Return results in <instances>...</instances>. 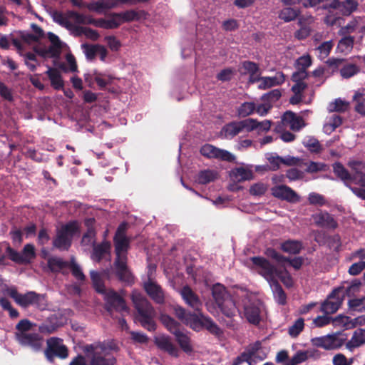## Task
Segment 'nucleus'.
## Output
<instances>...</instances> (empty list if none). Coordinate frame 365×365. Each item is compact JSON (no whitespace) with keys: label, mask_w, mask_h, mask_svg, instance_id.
I'll use <instances>...</instances> for the list:
<instances>
[{"label":"nucleus","mask_w":365,"mask_h":365,"mask_svg":"<svg viewBox=\"0 0 365 365\" xmlns=\"http://www.w3.org/2000/svg\"><path fill=\"white\" fill-rule=\"evenodd\" d=\"M280 279L283 284L287 287L293 285V279L291 275L286 271H280L277 269L276 280Z\"/></svg>","instance_id":"obj_60"},{"label":"nucleus","mask_w":365,"mask_h":365,"mask_svg":"<svg viewBox=\"0 0 365 365\" xmlns=\"http://www.w3.org/2000/svg\"><path fill=\"white\" fill-rule=\"evenodd\" d=\"M249 361V365H255L266 358V354L261 350V343L256 341L247 346L245 351Z\"/></svg>","instance_id":"obj_23"},{"label":"nucleus","mask_w":365,"mask_h":365,"mask_svg":"<svg viewBox=\"0 0 365 365\" xmlns=\"http://www.w3.org/2000/svg\"><path fill=\"white\" fill-rule=\"evenodd\" d=\"M349 307L355 312H364L365 310V297L351 299L348 302Z\"/></svg>","instance_id":"obj_49"},{"label":"nucleus","mask_w":365,"mask_h":365,"mask_svg":"<svg viewBox=\"0 0 365 365\" xmlns=\"http://www.w3.org/2000/svg\"><path fill=\"white\" fill-rule=\"evenodd\" d=\"M36 324L27 319H22L16 324V336L18 341L23 346L31 347L34 351H38L43 346V339L38 334L31 332L36 331Z\"/></svg>","instance_id":"obj_5"},{"label":"nucleus","mask_w":365,"mask_h":365,"mask_svg":"<svg viewBox=\"0 0 365 365\" xmlns=\"http://www.w3.org/2000/svg\"><path fill=\"white\" fill-rule=\"evenodd\" d=\"M150 0H101L90 4L88 9L98 13H103L107 9L116 6L118 4L135 5L140 3H147Z\"/></svg>","instance_id":"obj_15"},{"label":"nucleus","mask_w":365,"mask_h":365,"mask_svg":"<svg viewBox=\"0 0 365 365\" xmlns=\"http://www.w3.org/2000/svg\"><path fill=\"white\" fill-rule=\"evenodd\" d=\"M354 44V38L351 36H346L341 39L338 43L337 49L341 53H349Z\"/></svg>","instance_id":"obj_52"},{"label":"nucleus","mask_w":365,"mask_h":365,"mask_svg":"<svg viewBox=\"0 0 365 365\" xmlns=\"http://www.w3.org/2000/svg\"><path fill=\"white\" fill-rule=\"evenodd\" d=\"M6 253L10 259L18 264H29L36 256L34 246L31 244L26 245L21 252L7 246Z\"/></svg>","instance_id":"obj_14"},{"label":"nucleus","mask_w":365,"mask_h":365,"mask_svg":"<svg viewBox=\"0 0 365 365\" xmlns=\"http://www.w3.org/2000/svg\"><path fill=\"white\" fill-rule=\"evenodd\" d=\"M246 265L262 276L268 283L276 279L277 268L264 257H251L246 262Z\"/></svg>","instance_id":"obj_8"},{"label":"nucleus","mask_w":365,"mask_h":365,"mask_svg":"<svg viewBox=\"0 0 365 365\" xmlns=\"http://www.w3.org/2000/svg\"><path fill=\"white\" fill-rule=\"evenodd\" d=\"M312 219L314 223L320 227L334 229L337 226L333 217L326 212H319L313 215Z\"/></svg>","instance_id":"obj_26"},{"label":"nucleus","mask_w":365,"mask_h":365,"mask_svg":"<svg viewBox=\"0 0 365 365\" xmlns=\"http://www.w3.org/2000/svg\"><path fill=\"white\" fill-rule=\"evenodd\" d=\"M160 320L165 327L173 334L180 331L179 324L167 314H162Z\"/></svg>","instance_id":"obj_45"},{"label":"nucleus","mask_w":365,"mask_h":365,"mask_svg":"<svg viewBox=\"0 0 365 365\" xmlns=\"http://www.w3.org/2000/svg\"><path fill=\"white\" fill-rule=\"evenodd\" d=\"M282 126L279 125L277 130L282 131V127L289 128L293 131H299L305 126L303 118L292 111H287L284 113L281 120Z\"/></svg>","instance_id":"obj_17"},{"label":"nucleus","mask_w":365,"mask_h":365,"mask_svg":"<svg viewBox=\"0 0 365 365\" xmlns=\"http://www.w3.org/2000/svg\"><path fill=\"white\" fill-rule=\"evenodd\" d=\"M180 294L184 302L195 311H199L202 307V302L198 296L188 286L183 287Z\"/></svg>","instance_id":"obj_22"},{"label":"nucleus","mask_w":365,"mask_h":365,"mask_svg":"<svg viewBox=\"0 0 365 365\" xmlns=\"http://www.w3.org/2000/svg\"><path fill=\"white\" fill-rule=\"evenodd\" d=\"M175 316L185 324L195 331H199L203 329L204 319L206 317L202 313L187 312L184 308L176 306L174 308Z\"/></svg>","instance_id":"obj_10"},{"label":"nucleus","mask_w":365,"mask_h":365,"mask_svg":"<svg viewBox=\"0 0 365 365\" xmlns=\"http://www.w3.org/2000/svg\"><path fill=\"white\" fill-rule=\"evenodd\" d=\"M359 71V68L355 64L349 63L344 65L340 69V74L344 78H349L358 73Z\"/></svg>","instance_id":"obj_50"},{"label":"nucleus","mask_w":365,"mask_h":365,"mask_svg":"<svg viewBox=\"0 0 365 365\" xmlns=\"http://www.w3.org/2000/svg\"><path fill=\"white\" fill-rule=\"evenodd\" d=\"M282 250L289 254H297L302 248L301 242L297 240H287L281 245Z\"/></svg>","instance_id":"obj_43"},{"label":"nucleus","mask_w":365,"mask_h":365,"mask_svg":"<svg viewBox=\"0 0 365 365\" xmlns=\"http://www.w3.org/2000/svg\"><path fill=\"white\" fill-rule=\"evenodd\" d=\"M241 132H251L255 130V119L247 118L243 120L238 121Z\"/></svg>","instance_id":"obj_59"},{"label":"nucleus","mask_w":365,"mask_h":365,"mask_svg":"<svg viewBox=\"0 0 365 365\" xmlns=\"http://www.w3.org/2000/svg\"><path fill=\"white\" fill-rule=\"evenodd\" d=\"M67 66H62V69L65 72H76L78 70L77 64L74 56L68 53L66 56Z\"/></svg>","instance_id":"obj_57"},{"label":"nucleus","mask_w":365,"mask_h":365,"mask_svg":"<svg viewBox=\"0 0 365 365\" xmlns=\"http://www.w3.org/2000/svg\"><path fill=\"white\" fill-rule=\"evenodd\" d=\"M115 251L116 258L114 262V269L120 280L127 283H132L133 276L127 266V252L129 241L124 233V226L120 225L114 238Z\"/></svg>","instance_id":"obj_1"},{"label":"nucleus","mask_w":365,"mask_h":365,"mask_svg":"<svg viewBox=\"0 0 365 365\" xmlns=\"http://www.w3.org/2000/svg\"><path fill=\"white\" fill-rule=\"evenodd\" d=\"M333 169L334 173L342 180H347L351 179V175L340 163H334L333 165Z\"/></svg>","instance_id":"obj_55"},{"label":"nucleus","mask_w":365,"mask_h":365,"mask_svg":"<svg viewBox=\"0 0 365 365\" xmlns=\"http://www.w3.org/2000/svg\"><path fill=\"white\" fill-rule=\"evenodd\" d=\"M307 88V84L306 83H294L292 87V91L294 95L290 98L289 102L293 105L297 104L300 102H304L306 103H309L311 99L307 101L304 96V91Z\"/></svg>","instance_id":"obj_28"},{"label":"nucleus","mask_w":365,"mask_h":365,"mask_svg":"<svg viewBox=\"0 0 365 365\" xmlns=\"http://www.w3.org/2000/svg\"><path fill=\"white\" fill-rule=\"evenodd\" d=\"M91 278L96 290L103 296L106 309L110 314L114 310L120 313H128L129 309L124 299L118 293L105 287L100 273L91 271Z\"/></svg>","instance_id":"obj_3"},{"label":"nucleus","mask_w":365,"mask_h":365,"mask_svg":"<svg viewBox=\"0 0 365 365\" xmlns=\"http://www.w3.org/2000/svg\"><path fill=\"white\" fill-rule=\"evenodd\" d=\"M308 201L310 205L322 206L327 203L324 197L319 193L312 192L308 195Z\"/></svg>","instance_id":"obj_56"},{"label":"nucleus","mask_w":365,"mask_h":365,"mask_svg":"<svg viewBox=\"0 0 365 365\" xmlns=\"http://www.w3.org/2000/svg\"><path fill=\"white\" fill-rule=\"evenodd\" d=\"M48 36L51 46L47 48H38L36 52L44 58L58 57L61 52L62 42L56 35L52 33H48Z\"/></svg>","instance_id":"obj_19"},{"label":"nucleus","mask_w":365,"mask_h":365,"mask_svg":"<svg viewBox=\"0 0 365 365\" xmlns=\"http://www.w3.org/2000/svg\"><path fill=\"white\" fill-rule=\"evenodd\" d=\"M314 18L312 16H304L299 19V24L301 28L295 32V37L298 39H304L309 36L311 29L307 26L314 22Z\"/></svg>","instance_id":"obj_29"},{"label":"nucleus","mask_w":365,"mask_h":365,"mask_svg":"<svg viewBox=\"0 0 365 365\" xmlns=\"http://www.w3.org/2000/svg\"><path fill=\"white\" fill-rule=\"evenodd\" d=\"M8 294L20 307L25 308L33 305L42 310L46 308L47 304L44 295L34 292L21 294L14 288L9 289Z\"/></svg>","instance_id":"obj_7"},{"label":"nucleus","mask_w":365,"mask_h":365,"mask_svg":"<svg viewBox=\"0 0 365 365\" xmlns=\"http://www.w3.org/2000/svg\"><path fill=\"white\" fill-rule=\"evenodd\" d=\"M242 68L245 73H247L250 75V81L252 83H255L258 80V77L260 76V71L259 66L253 62L245 61L242 64Z\"/></svg>","instance_id":"obj_35"},{"label":"nucleus","mask_w":365,"mask_h":365,"mask_svg":"<svg viewBox=\"0 0 365 365\" xmlns=\"http://www.w3.org/2000/svg\"><path fill=\"white\" fill-rule=\"evenodd\" d=\"M200 153L207 158H215L229 162L235 160V156L229 151L220 149L210 144L202 146Z\"/></svg>","instance_id":"obj_18"},{"label":"nucleus","mask_w":365,"mask_h":365,"mask_svg":"<svg viewBox=\"0 0 365 365\" xmlns=\"http://www.w3.org/2000/svg\"><path fill=\"white\" fill-rule=\"evenodd\" d=\"M241 132L237 122H232L225 125L221 130V135L225 138H232Z\"/></svg>","instance_id":"obj_39"},{"label":"nucleus","mask_w":365,"mask_h":365,"mask_svg":"<svg viewBox=\"0 0 365 365\" xmlns=\"http://www.w3.org/2000/svg\"><path fill=\"white\" fill-rule=\"evenodd\" d=\"M174 335L179 345L184 351L187 353H190L192 351V347L190 344V337L187 334L180 330L177 331L176 334H175Z\"/></svg>","instance_id":"obj_40"},{"label":"nucleus","mask_w":365,"mask_h":365,"mask_svg":"<svg viewBox=\"0 0 365 365\" xmlns=\"http://www.w3.org/2000/svg\"><path fill=\"white\" fill-rule=\"evenodd\" d=\"M363 19L361 17H356L353 19L346 26L341 28L339 33L341 35L353 33L356 31L363 32L365 30V25L362 24Z\"/></svg>","instance_id":"obj_31"},{"label":"nucleus","mask_w":365,"mask_h":365,"mask_svg":"<svg viewBox=\"0 0 365 365\" xmlns=\"http://www.w3.org/2000/svg\"><path fill=\"white\" fill-rule=\"evenodd\" d=\"M358 6L357 0H344L339 4V11L344 16H349L357 10Z\"/></svg>","instance_id":"obj_41"},{"label":"nucleus","mask_w":365,"mask_h":365,"mask_svg":"<svg viewBox=\"0 0 365 365\" xmlns=\"http://www.w3.org/2000/svg\"><path fill=\"white\" fill-rule=\"evenodd\" d=\"M110 250V244L108 242H103L100 245L93 247V251L91 255V259L96 262H100L105 254Z\"/></svg>","instance_id":"obj_36"},{"label":"nucleus","mask_w":365,"mask_h":365,"mask_svg":"<svg viewBox=\"0 0 365 365\" xmlns=\"http://www.w3.org/2000/svg\"><path fill=\"white\" fill-rule=\"evenodd\" d=\"M346 340V336L342 332H336L326 336L312 339V344L327 350L336 349L341 347Z\"/></svg>","instance_id":"obj_11"},{"label":"nucleus","mask_w":365,"mask_h":365,"mask_svg":"<svg viewBox=\"0 0 365 365\" xmlns=\"http://www.w3.org/2000/svg\"><path fill=\"white\" fill-rule=\"evenodd\" d=\"M255 110V105L252 102H245L241 104L237 108L238 115L247 117L251 115Z\"/></svg>","instance_id":"obj_53"},{"label":"nucleus","mask_w":365,"mask_h":365,"mask_svg":"<svg viewBox=\"0 0 365 365\" xmlns=\"http://www.w3.org/2000/svg\"><path fill=\"white\" fill-rule=\"evenodd\" d=\"M131 299L138 312L137 319L148 331L155 330V323L153 319L155 313L147 299L136 290L133 291Z\"/></svg>","instance_id":"obj_4"},{"label":"nucleus","mask_w":365,"mask_h":365,"mask_svg":"<svg viewBox=\"0 0 365 365\" xmlns=\"http://www.w3.org/2000/svg\"><path fill=\"white\" fill-rule=\"evenodd\" d=\"M155 342L158 348L168 352L169 354L177 356L178 349L172 342L171 339L165 335H159L155 338Z\"/></svg>","instance_id":"obj_25"},{"label":"nucleus","mask_w":365,"mask_h":365,"mask_svg":"<svg viewBox=\"0 0 365 365\" xmlns=\"http://www.w3.org/2000/svg\"><path fill=\"white\" fill-rule=\"evenodd\" d=\"M365 344V329H358L355 330L349 341L346 344V347L349 350H353Z\"/></svg>","instance_id":"obj_30"},{"label":"nucleus","mask_w":365,"mask_h":365,"mask_svg":"<svg viewBox=\"0 0 365 365\" xmlns=\"http://www.w3.org/2000/svg\"><path fill=\"white\" fill-rule=\"evenodd\" d=\"M122 24V21L119 19L118 14H115L112 19L108 20H101L95 24L97 26L103 28V29H115L118 27Z\"/></svg>","instance_id":"obj_44"},{"label":"nucleus","mask_w":365,"mask_h":365,"mask_svg":"<svg viewBox=\"0 0 365 365\" xmlns=\"http://www.w3.org/2000/svg\"><path fill=\"white\" fill-rule=\"evenodd\" d=\"M303 144L312 151L317 152L320 150V143L317 139L313 137H307L304 139Z\"/></svg>","instance_id":"obj_63"},{"label":"nucleus","mask_w":365,"mask_h":365,"mask_svg":"<svg viewBox=\"0 0 365 365\" xmlns=\"http://www.w3.org/2000/svg\"><path fill=\"white\" fill-rule=\"evenodd\" d=\"M46 74L48 75L51 81V84L53 88L58 90L63 88V81L58 71L48 67Z\"/></svg>","instance_id":"obj_38"},{"label":"nucleus","mask_w":365,"mask_h":365,"mask_svg":"<svg viewBox=\"0 0 365 365\" xmlns=\"http://www.w3.org/2000/svg\"><path fill=\"white\" fill-rule=\"evenodd\" d=\"M218 178V173L215 170H203L198 173L195 178V182L199 184L205 185L213 182Z\"/></svg>","instance_id":"obj_33"},{"label":"nucleus","mask_w":365,"mask_h":365,"mask_svg":"<svg viewBox=\"0 0 365 365\" xmlns=\"http://www.w3.org/2000/svg\"><path fill=\"white\" fill-rule=\"evenodd\" d=\"M66 263L61 258L51 257L48 259V267L53 272H57L63 269Z\"/></svg>","instance_id":"obj_51"},{"label":"nucleus","mask_w":365,"mask_h":365,"mask_svg":"<svg viewBox=\"0 0 365 365\" xmlns=\"http://www.w3.org/2000/svg\"><path fill=\"white\" fill-rule=\"evenodd\" d=\"M222 313L227 317H232L239 312L235 301L231 298H227L218 304Z\"/></svg>","instance_id":"obj_32"},{"label":"nucleus","mask_w":365,"mask_h":365,"mask_svg":"<svg viewBox=\"0 0 365 365\" xmlns=\"http://www.w3.org/2000/svg\"><path fill=\"white\" fill-rule=\"evenodd\" d=\"M244 306V315L250 323L257 324L260 321L259 303L255 296L247 292L240 295Z\"/></svg>","instance_id":"obj_9"},{"label":"nucleus","mask_w":365,"mask_h":365,"mask_svg":"<svg viewBox=\"0 0 365 365\" xmlns=\"http://www.w3.org/2000/svg\"><path fill=\"white\" fill-rule=\"evenodd\" d=\"M118 349L114 341L108 340L86 345L83 352L89 361L88 365H114L115 359L110 352Z\"/></svg>","instance_id":"obj_2"},{"label":"nucleus","mask_w":365,"mask_h":365,"mask_svg":"<svg viewBox=\"0 0 365 365\" xmlns=\"http://www.w3.org/2000/svg\"><path fill=\"white\" fill-rule=\"evenodd\" d=\"M212 293L217 305L225 299L230 297L226 292L225 287L220 284H216L212 287Z\"/></svg>","instance_id":"obj_42"},{"label":"nucleus","mask_w":365,"mask_h":365,"mask_svg":"<svg viewBox=\"0 0 365 365\" xmlns=\"http://www.w3.org/2000/svg\"><path fill=\"white\" fill-rule=\"evenodd\" d=\"M298 16V11L290 7H285L279 13V18L285 22L291 21Z\"/></svg>","instance_id":"obj_47"},{"label":"nucleus","mask_w":365,"mask_h":365,"mask_svg":"<svg viewBox=\"0 0 365 365\" xmlns=\"http://www.w3.org/2000/svg\"><path fill=\"white\" fill-rule=\"evenodd\" d=\"M51 16L55 22L66 28L75 35H76L81 29L82 26H80L81 24H93V20L89 16L81 15L73 11H68L65 14L53 11Z\"/></svg>","instance_id":"obj_6"},{"label":"nucleus","mask_w":365,"mask_h":365,"mask_svg":"<svg viewBox=\"0 0 365 365\" xmlns=\"http://www.w3.org/2000/svg\"><path fill=\"white\" fill-rule=\"evenodd\" d=\"M332 46H333V44L331 41L322 43L317 48L319 51V57L322 60L327 58L328 56V55L329 54V53L332 48Z\"/></svg>","instance_id":"obj_61"},{"label":"nucleus","mask_w":365,"mask_h":365,"mask_svg":"<svg viewBox=\"0 0 365 365\" xmlns=\"http://www.w3.org/2000/svg\"><path fill=\"white\" fill-rule=\"evenodd\" d=\"M285 81V76L282 72H277L274 76L258 77L256 83H258L257 87L259 89L265 90L273 86L281 85Z\"/></svg>","instance_id":"obj_21"},{"label":"nucleus","mask_w":365,"mask_h":365,"mask_svg":"<svg viewBox=\"0 0 365 365\" xmlns=\"http://www.w3.org/2000/svg\"><path fill=\"white\" fill-rule=\"evenodd\" d=\"M47 348L44 351L46 357L53 361L55 357L66 359L68 356V349L63 344L62 339L51 337L47 340Z\"/></svg>","instance_id":"obj_13"},{"label":"nucleus","mask_w":365,"mask_h":365,"mask_svg":"<svg viewBox=\"0 0 365 365\" xmlns=\"http://www.w3.org/2000/svg\"><path fill=\"white\" fill-rule=\"evenodd\" d=\"M341 291L342 288L338 287L329 294L327 299L321 306L322 312L325 314H331L339 309L343 301V297L341 294Z\"/></svg>","instance_id":"obj_16"},{"label":"nucleus","mask_w":365,"mask_h":365,"mask_svg":"<svg viewBox=\"0 0 365 365\" xmlns=\"http://www.w3.org/2000/svg\"><path fill=\"white\" fill-rule=\"evenodd\" d=\"M267 186L263 182L253 184L250 188V193L254 196H260L265 193Z\"/></svg>","instance_id":"obj_58"},{"label":"nucleus","mask_w":365,"mask_h":365,"mask_svg":"<svg viewBox=\"0 0 365 365\" xmlns=\"http://www.w3.org/2000/svg\"><path fill=\"white\" fill-rule=\"evenodd\" d=\"M230 177L233 180L237 182L252 180L253 178L252 166L247 165L234 168L230 173Z\"/></svg>","instance_id":"obj_27"},{"label":"nucleus","mask_w":365,"mask_h":365,"mask_svg":"<svg viewBox=\"0 0 365 365\" xmlns=\"http://www.w3.org/2000/svg\"><path fill=\"white\" fill-rule=\"evenodd\" d=\"M349 107V103L341 100V98L336 99L328 106V110L329 112H343L345 111Z\"/></svg>","instance_id":"obj_48"},{"label":"nucleus","mask_w":365,"mask_h":365,"mask_svg":"<svg viewBox=\"0 0 365 365\" xmlns=\"http://www.w3.org/2000/svg\"><path fill=\"white\" fill-rule=\"evenodd\" d=\"M271 190L272 194L279 199L284 200L289 202H297L300 200V197L287 185H276Z\"/></svg>","instance_id":"obj_20"},{"label":"nucleus","mask_w":365,"mask_h":365,"mask_svg":"<svg viewBox=\"0 0 365 365\" xmlns=\"http://www.w3.org/2000/svg\"><path fill=\"white\" fill-rule=\"evenodd\" d=\"M269 284L277 302L279 304H284L287 299L286 294L276 279L269 282Z\"/></svg>","instance_id":"obj_37"},{"label":"nucleus","mask_w":365,"mask_h":365,"mask_svg":"<svg viewBox=\"0 0 365 365\" xmlns=\"http://www.w3.org/2000/svg\"><path fill=\"white\" fill-rule=\"evenodd\" d=\"M78 227L76 222H69L61 227L57 232L53 245L60 250H67L71 242V238L78 232Z\"/></svg>","instance_id":"obj_12"},{"label":"nucleus","mask_w":365,"mask_h":365,"mask_svg":"<svg viewBox=\"0 0 365 365\" xmlns=\"http://www.w3.org/2000/svg\"><path fill=\"white\" fill-rule=\"evenodd\" d=\"M354 359L352 358L347 359L341 353L335 354L332 359L333 365H351Z\"/></svg>","instance_id":"obj_62"},{"label":"nucleus","mask_w":365,"mask_h":365,"mask_svg":"<svg viewBox=\"0 0 365 365\" xmlns=\"http://www.w3.org/2000/svg\"><path fill=\"white\" fill-rule=\"evenodd\" d=\"M144 288L155 302L161 304L164 302V294L162 289L151 279H148V281L145 282Z\"/></svg>","instance_id":"obj_24"},{"label":"nucleus","mask_w":365,"mask_h":365,"mask_svg":"<svg viewBox=\"0 0 365 365\" xmlns=\"http://www.w3.org/2000/svg\"><path fill=\"white\" fill-rule=\"evenodd\" d=\"M348 165L355 171V176H359L361 173L365 171V163L359 160H350Z\"/></svg>","instance_id":"obj_64"},{"label":"nucleus","mask_w":365,"mask_h":365,"mask_svg":"<svg viewBox=\"0 0 365 365\" xmlns=\"http://www.w3.org/2000/svg\"><path fill=\"white\" fill-rule=\"evenodd\" d=\"M99 44H87L83 43L81 45V48L83 51L86 56V58L88 61H92L96 58L97 56V46Z\"/></svg>","instance_id":"obj_46"},{"label":"nucleus","mask_w":365,"mask_h":365,"mask_svg":"<svg viewBox=\"0 0 365 365\" xmlns=\"http://www.w3.org/2000/svg\"><path fill=\"white\" fill-rule=\"evenodd\" d=\"M334 322L341 324L346 329H351L358 324L362 325L365 322V319L363 317H359L352 320L346 316H339L334 319Z\"/></svg>","instance_id":"obj_34"},{"label":"nucleus","mask_w":365,"mask_h":365,"mask_svg":"<svg viewBox=\"0 0 365 365\" xmlns=\"http://www.w3.org/2000/svg\"><path fill=\"white\" fill-rule=\"evenodd\" d=\"M304 322L302 318H299L289 327L288 333L292 337H297L303 330Z\"/></svg>","instance_id":"obj_54"}]
</instances>
